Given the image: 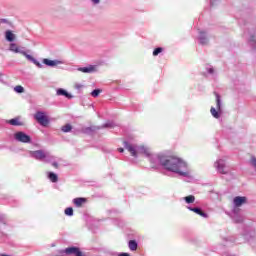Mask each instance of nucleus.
I'll use <instances>...</instances> for the list:
<instances>
[{"instance_id":"obj_19","label":"nucleus","mask_w":256,"mask_h":256,"mask_svg":"<svg viewBox=\"0 0 256 256\" xmlns=\"http://www.w3.org/2000/svg\"><path fill=\"white\" fill-rule=\"evenodd\" d=\"M71 129H73L71 124H66V125L62 126V128H61L63 133H69V132H71Z\"/></svg>"},{"instance_id":"obj_10","label":"nucleus","mask_w":256,"mask_h":256,"mask_svg":"<svg viewBox=\"0 0 256 256\" xmlns=\"http://www.w3.org/2000/svg\"><path fill=\"white\" fill-rule=\"evenodd\" d=\"M65 253H67V255L84 256L83 252L77 247L66 248Z\"/></svg>"},{"instance_id":"obj_34","label":"nucleus","mask_w":256,"mask_h":256,"mask_svg":"<svg viewBox=\"0 0 256 256\" xmlns=\"http://www.w3.org/2000/svg\"><path fill=\"white\" fill-rule=\"evenodd\" d=\"M210 2H211V5H214L215 0H210Z\"/></svg>"},{"instance_id":"obj_5","label":"nucleus","mask_w":256,"mask_h":256,"mask_svg":"<svg viewBox=\"0 0 256 256\" xmlns=\"http://www.w3.org/2000/svg\"><path fill=\"white\" fill-rule=\"evenodd\" d=\"M29 154L30 157H33V159H36L37 161H45V159L49 157L48 152L45 150L30 151Z\"/></svg>"},{"instance_id":"obj_13","label":"nucleus","mask_w":256,"mask_h":256,"mask_svg":"<svg viewBox=\"0 0 256 256\" xmlns=\"http://www.w3.org/2000/svg\"><path fill=\"white\" fill-rule=\"evenodd\" d=\"M189 211H193V213H196V215H200V217H204V219H207V213L203 212L200 208H192V207H187Z\"/></svg>"},{"instance_id":"obj_17","label":"nucleus","mask_w":256,"mask_h":256,"mask_svg":"<svg viewBox=\"0 0 256 256\" xmlns=\"http://www.w3.org/2000/svg\"><path fill=\"white\" fill-rule=\"evenodd\" d=\"M130 251H137V242L135 240H130L128 243Z\"/></svg>"},{"instance_id":"obj_12","label":"nucleus","mask_w":256,"mask_h":256,"mask_svg":"<svg viewBox=\"0 0 256 256\" xmlns=\"http://www.w3.org/2000/svg\"><path fill=\"white\" fill-rule=\"evenodd\" d=\"M16 38L17 36L13 33V31L7 30L5 32V39L6 41H9V43H13V41H15Z\"/></svg>"},{"instance_id":"obj_2","label":"nucleus","mask_w":256,"mask_h":256,"mask_svg":"<svg viewBox=\"0 0 256 256\" xmlns=\"http://www.w3.org/2000/svg\"><path fill=\"white\" fill-rule=\"evenodd\" d=\"M9 49L12 51V53H19L20 55H23L28 61H31V63L37 65L39 69L43 67V65H41L37 59L29 54V50H25V47L17 46V44L11 43Z\"/></svg>"},{"instance_id":"obj_31","label":"nucleus","mask_w":256,"mask_h":256,"mask_svg":"<svg viewBox=\"0 0 256 256\" xmlns=\"http://www.w3.org/2000/svg\"><path fill=\"white\" fill-rule=\"evenodd\" d=\"M52 165L53 167H56V168L59 167V164H57V162H53Z\"/></svg>"},{"instance_id":"obj_30","label":"nucleus","mask_w":256,"mask_h":256,"mask_svg":"<svg viewBox=\"0 0 256 256\" xmlns=\"http://www.w3.org/2000/svg\"><path fill=\"white\" fill-rule=\"evenodd\" d=\"M250 44L252 45V47H253L254 49H256V41H255V40H252V41L250 42Z\"/></svg>"},{"instance_id":"obj_11","label":"nucleus","mask_w":256,"mask_h":256,"mask_svg":"<svg viewBox=\"0 0 256 256\" xmlns=\"http://www.w3.org/2000/svg\"><path fill=\"white\" fill-rule=\"evenodd\" d=\"M78 71L81 73H96L97 66L90 65L88 67H80L78 68Z\"/></svg>"},{"instance_id":"obj_14","label":"nucleus","mask_w":256,"mask_h":256,"mask_svg":"<svg viewBox=\"0 0 256 256\" xmlns=\"http://www.w3.org/2000/svg\"><path fill=\"white\" fill-rule=\"evenodd\" d=\"M56 95H59V96H64L66 97L67 99H73V95H71L70 93H68L65 89L63 88H59L56 92Z\"/></svg>"},{"instance_id":"obj_23","label":"nucleus","mask_w":256,"mask_h":256,"mask_svg":"<svg viewBox=\"0 0 256 256\" xmlns=\"http://www.w3.org/2000/svg\"><path fill=\"white\" fill-rule=\"evenodd\" d=\"M14 91H15L16 93H24V92H25V88H23V86H21V85H18V86H16V87L14 88Z\"/></svg>"},{"instance_id":"obj_27","label":"nucleus","mask_w":256,"mask_h":256,"mask_svg":"<svg viewBox=\"0 0 256 256\" xmlns=\"http://www.w3.org/2000/svg\"><path fill=\"white\" fill-rule=\"evenodd\" d=\"M82 87H83V84H79V83L74 84V88H76L78 91H81Z\"/></svg>"},{"instance_id":"obj_3","label":"nucleus","mask_w":256,"mask_h":256,"mask_svg":"<svg viewBox=\"0 0 256 256\" xmlns=\"http://www.w3.org/2000/svg\"><path fill=\"white\" fill-rule=\"evenodd\" d=\"M214 169L217 171V173H220V175H229L230 170L229 166H227V158H218L214 162Z\"/></svg>"},{"instance_id":"obj_20","label":"nucleus","mask_w":256,"mask_h":256,"mask_svg":"<svg viewBox=\"0 0 256 256\" xmlns=\"http://www.w3.org/2000/svg\"><path fill=\"white\" fill-rule=\"evenodd\" d=\"M184 201H186V203L190 204V203H195V196L193 195H189L184 197Z\"/></svg>"},{"instance_id":"obj_9","label":"nucleus","mask_w":256,"mask_h":256,"mask_svg":"<svg viewBox=\"0 0 256 256\" xmlns=\"http://www.w3.org/2000/svg\"><path fill=\"white\" fill-rule=\"evenodd\" d=\"M42 63H44V65H47V67H57V65H63V61L50 60V59H47V58H44Z\"/></svg>"},{"instance_id":"obj_32","label":"nucleus","mask_w":256,"mask_h":256,"mask_svg":"<svg viewBox=\"0 0 256 256\" xmlns=\"http://www.w3.org/2000/svg\"><path fill=\"white\" fill-rule=\"evenodd\" d=\"M236 223H241V221H243V219H235Z\"/></svg>"},{"instance_id":"obj_16","label":"nucleus","mask_w":256,"mask_h":256,"mask_svg":"<svg viewBox=\"0 0 256 256\" xmlns=\"http://www.w3.org/2000/svg\"><path fill=\"white\" fill-rule=\"evenodd\" d=\"M199 41L201 45H207V43H209V39L207 38V34H205V32H200Z\"/></svg>"},{"instance_id":"obj_35","label":"nucleus","mask_w":256,"mask_h":256,"mask_svg":"<svg viewBox=\"0 0 256 256\" xmlns=\"http://www.w3.org/2000/svg\"><path fill=\"white\" fill-rule=\"evenodd\" d=\"M2 75L0 74V79H1Z\"/></svg>"},{"instance_id":"obj_4","label":"nucleus","mask_w":256,"mask_h":256,"mask_svg":"<svg viewBox=\"0 0 256 256\" xmlns=\"http://www.w3.org/2000/svg\"><path fill=\"white\" fill-rule=\"evenodd\" d=\"M216 97V108L211 107L210 113L214 119H219L221 115H223V101L221 100V96L219 94H215Z\"/></svg>"},{"instance_id":"obj_6","label":"nucleus","mask_w":256,"mask_h":256,"mask_svg":"<svg viewBox=\"0 0 256 256\" xmlns=\"http://www.w3.org/2000/svg\"><path fill=\"white\" fill-rule=\"evenodd\" d=\"M34 118L37 120V122L42 125V127H47L49 125V118H47V115H45V112L38 111L34 115Z\"/></svg>"},{"instance_id":"obj_24","label":"nucleus","mask_w":256,"mask_h":256,"mask_svg":"<svg viewBox=\"0 0 256 256\" xmlns=\"http://www.w3.org/2000/svg\"><path fill=\"white\" fill-rule=\"evenodd\" d=\"M100 94H101V89H95L91 92L92 97H99Z\"/></svg>"},{"instance_id":"obj_26","label":"nucleus","mask_w":256,"mask_h":256,"mask_svg":"<svg viewBox=\"0 0 256 256\" xmlns=\"http://www.w3.org/2000/svg\"><path fill=\"white\" fill-rule=\"evenodd\" d=\"M104 128L113 129L115 127V124L113 122H107L103 125Z\"/></svg>"},{"instance_id":"obj_1","label":"nucleus","mask_w":256,"mask_h":256,"mask_svg":"<svg viewBox=\"0 0 256 256\" xmlns=\"http://www.w3.org/2000/svg\"><path fill=\"white\" fill-rule=\"evenodd\" d=\"M124 147L127 149L132 157H138L139 154L146 155L149 157L150 163L152 165H162L164 169L167 171H171V173H176L180 177H189V164L185 160L175 156H159L157 154H153L151 148L145 145H137L131 142H124Z\"/></svg>"},{"instance_id":"obj_15","label":"nucleus","mask_w":256,"mask_h":256,"mask_svg":"<svg viewBox=\"0 0 256 256\" xmlns=\"http://www.w3.org/2000/svg\"><path fill=\"white\" fill-rule=\"evenodd\" d=\"M73 203L77 207H83V205H85V203H87V199H85V198H75V199H73Z\"/></svg>"},{"instance_id":"obj_18","label":"nucleus","mask_w":256,"mask_h":256,"mask_svg":"<svg viewBox=\"0 0 256 256\" xmlns=\"http://www.w3.org/2000/svg\"><path fill=\"white\" fill-rule=\"evenodd\" d=\"M48 179H50L52 183H57V181L59 180V177L57 176V174L50 172L48 175Z\"/></svg>"},{"instance_id":"obj_25","label":"nucleus","mask_w":256,"mask_h":256,"mask_svg":"<svg viewBox=\"0 0 256 256\" xmlns=\"http://www.w3.org/2000/svg\"><path fill=\"white\" fill-rule=\"evenodd\" d=\"M159 53H163V48L158 47L153 51V55L154 57H157V55H159Z\"/></svg>"},{"instance_id":"obj_28","label":"nucleus","mask_w":256,"mask_h":256,"mask_svg":"<svg viewBox=\"0 0 256 256\" xmlns=\"http://www.w3.org/2000/svg\"><path fill=\"white\" fill-rule=\"evenodd\" d=\"M91 3L93 5H99L101 3V0H91Z\"/></svg>"},{"instance_id":"obj_8","label":"nucleus","mask_w":256,"mask_h":256,"mask_svg":"<svg viewBox=\"0 0 256 256\" xmlns=\"http://www.w3.org/2000/svg\"><path fill=\"white\" fill-rule=\"evenodd\" d=\"M247 204V197L245 196H236L234 199H233V205L234 207H242V205H245Z\"/></svg>"},{"instance_id":"obj_22","label":"nucleus","mask_w":256,"mask_h":256,"mask_svg":"<svg viewBox=\"0 0 256 256\" xmlns=\"http://www.w3.org/2000/svg\"><path fill=\"white\" fill-rule=\"evenodd\" d=\"M65 215H67L68 217H73V209L71 207H68L65 209L64 211Z\"/></svg>"},{"instance_id":"obj_29","label":"nucleus","mask_w":256,"mask_h":256,"mask_svg":"<svg viewBox=\"0 0 256 256\" xmlns=\"http://www.w3.org/2000/svg\"><path fill=\"white\" fill-rule=\"evenodd\" d=\"M208 73L210 75H213V73H215V70L213 68H208Z\"/></svg>"},{"instance_id":"obj_33","label":"nucleus","mask_w":256,"mask_h":256,"mask_svg":"<svg viewBox=\"0 0 256 256\" xmlns=\"http://www.w3.org/2000/svg\"><path fill=\"white\" fill-rule=\"evenodd\" d=\"M119 153H123L125 150L123 148L118 149Z\"/></svg>"},{"instance_id":"obj_21","label":"nucleus","mask_w":256,"mask_h":256,"mask_svg":"<svg viewBox=\"0 0 256 256\" xmlns=\"http://www.w3.org/2000/svg\"><path fill=\"white\" fill-rule=\"evenodd\" d=\"M9 124L13 125V126H19V125H21V122H19V118H14V119L9 120Z\"/></svg>"},{"instance_id":"obj_7","label":"nucleus","mask_w":256,"mask_h":256,"mask_svg":"<svg viewBox=\"0 0 256 256\" xmlns=\"http://www.w3.org/2000/svg\"><path fill=\"white\" fill-rule=\"evenodd\" d=\"M14 139L19 143H31V136L25 134V132H16L14 134Z\"/></svg>"}]
</instances>
